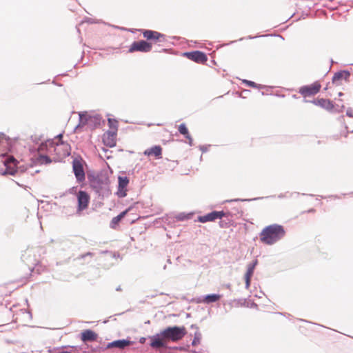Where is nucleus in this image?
Masks as SVG:
<instances>
[{"label": "nucleus", "mask_w": 353, "mask_h": 353, "mask_svg": "<svg viewBox=\"0 0 353 353\" xmlns=\"http://www.w3.org/2000/svg\"><path fill=\"white\" fill-rule=\"evenodd\" d=\"M186 334V329L183 326L168 327L159 334L150 337V346L154 349L165 347L168 341H178L182 339Z\"/></svg>", "instance_id": "obj_1"}, {"label": "nucleus", "mask_w": 353, "mask_h": 353, "mask_svg": "<svg viewBox=\"0 0 353 353\" xmlns=\"http://www.w3.org/2000/svg\"><path fill=\"white\" fill-rule=\"evenodd\" d=\"M285 235L284 228L279 224L265 227L260 233V241L266 245H272Z\"/></svg>", "instance_id": "obj_2"}, {"label": "nucleus", "mask_w": 353, "mask_h": 353, "mask_svg": "<svg viewBox=\"0 0 353 353\" xmlns=\"http://www.w3.org/2000/svg\"><path fill=\"white\" fill-rule=\"evenodd\" d=\"M72 169L77 181L78 182L83 181L85 179V176L81 159H74L73 160Z\"/></svg>", "instance_id": "obj_3"}, {"label": "nucleus", "mask_w": 353, "mask_h": 353, "mask_svg": "<svg viewBox=\"0 0 353 353\" xmlns=\"http://www.w3.org/2000/svg\"><path fill=\"white\" fill-rule=\"evenodd\" d=\"M152 50V45L144 41L141 40L139 41H134L130 46L129 49L130 52H133L135 51H139L143 52H148Z\"/></svg>", "instance_id": "obj_4"}, {"label": "nucleus", "mask_w": 353, "mask_h": 353, "mask_svg": "<svg viewBox=\"0 0 353 353\" xmlns=\"http://www.w3.org/2000/svg\"><path fill=\"white\" fill-rule=\"evenodd\" d=\"M321 85L318 83H314L310 85H304L300 88L299 93L303 97H310L316 94L320 90Z\"/></svg>", "instance_id": "obj_5"}, {"label": "nucleus", "mask_w": 353, "mask_h": 353, "mask_svg": "<svg viewBox=\"0 0 353 353\" xmlns=\"http://www.w3.org/2000/svg\"><path fill=\"white\" fill-rule=\"evenodd\" d=\"M225 213L223 211H213L204 216L199 217V221L201 223H206L208 221H213L218 219H221L225 216Z\"/></svg>", "instance_id": "obj_6"}, {"label": "nucleus", "mask_w": 353, "mask_h": 353, "mask_svg": "<svg viewBox=\"0 0 353 353\" xmlns=\"http://www.w3.org/2000/svg\"><path fill=\"white\" fill-rule=\"evenodd\" d=\"M78 199V212H81L88 208L90 196L84 191H79L77 194Z\"/></svg>", "instance_id": "obj_7"}, {"label": "nucleus", "mask_w": 353, "mask_h": 353, "mask_svg": "<svg viewBox=\"0 0 353 353\" xmlns=\"http://www.w3.org/2000/svg\"><path fill=\"white\" fill-rule=\"evenodd\" d=\"M143 37L148 40H152L154 41H165V35L158 32L157 31L150 30H145L143 32Z\"/></svg>", "instance_id": "obj_8"}, {"label": "nucleus", "mask_w": 353, "mask_h": 353, "mask_svg": "<svg viewBox=\"0 0 353 353\" xmlns=\"http://www.w3.org/2000/svg\"><path fill=\"white\" fill-rule=\"evenodd\" d=\"M18 161L13 157H9L4 161L6 172L10 175H14L17 171Z\"/></svg>", "instance_id": "obj_9"}, {"label": "nucleus", "mask_w": 353, "mask_h": 353, "mask_svg": "<svg viewBox=\"0 0 353 353\" xmlns=\"http://www.w3.org/2000/svg\"><path fill=\"white\" fill-rule=\"evenodd\" d=\"M186 57L196 63H203L207 61L206 55L200 51L185 53Z\"/></svg>", "instance_id": "obj_10"}, {"label": "nucleus", "mask_w": 353, "mask_h": 353, "mask_svg": "<svg viewBox=\"0 0 353 353\" xmlns=\"http://www.w3.org/2000/svg\"><path fill=\"white\" fill-rule=\"evenodd\" d=\"M119 190L117 194L119 197H124L126 195V187L129 183L127 176H119Z\"/></svg>", "instance_id": "obj_11"}, {"label": "nucleus", "mask_w": 353, "mask_h": 353, "mask_svg": "<svg viewBox=\"0 0 353 353\" xmlns=\"http://www.w3.org/2000/svg\"><path fill=\"white\" fill-rule=\"evenodd\" d=\"M311 103L315 104L316 105H319L327 110H332L334 108V105L332 101L328 99H314L310 101Z\"/></svg>", "instance_id": "obj_12"}, {"label": "nucleus", "mask_w": 353, "mask_h": 353, "mask_svg": "<svg viewBox=\"0 0 353 353\" xmlns=\"http://www.w3.org/2000/svg\"><path fill=\"white\" fill-rule=\"evenodd\" d=\"M162 148L159 145H154L144 151V154L147 156L154 155L157 159L161 158Z\"/></svg>", "instance_id": "obj_13"}, {"label": "nucleus", "mask_w": 353, "mask_h": 353, "mask_svg": "<svg viewBox=\"0 0 353 353\" xmlns=\"http://www.w3.org/2000/svg\"><path fill=\"white\" fill-rule=\"evenodd\" d=\"M117 135L115 132H108L106 134L104 135L103 141L105 145L112 148L116 145V142L114 138Z\"/></svg>", "instance_id": "obj_14"}, {"label": "nucleus", "mask_w": 353, "mask_h": 353, "mask_svg": "<svg viewBox=\"0 0 353 353\" xmlns=\"http://www.w3.org/2000/svg\"><path fill=\"white\" fill-rule=\"evenodd\" d=\"M132 342L129 340L121 339L112 341L108 345V347H117L119 349H124L125 347L129 346Z\"/></svg>", "instance_id": "obj_15"}, {"label": "nucleus", "mask_w": 353, "mask_h": 353, "mask_svg": "<svg viewBox=\"0 0 353 353\" xmlns=\"http://www.w3.org/2000/svg\"><path fill=\"white\" fill-rule=\"evenodd\" d=\"M350 77V72L346 70L340 71L334 74V75L332 77V82L334 83H336L339 81L341 79H345L346 81H347Z\"/></svg>", "instance_id": "obj_16"}, {"label": "nucleus", "mask_w": 353, "mask_h": 353, "mask_svg": "<svg viewBox=\"0 0 353 353\" xmlns=\"http://www.w3.org/2000/svg\"><path fill=\"white\" fill-rule=\"evenodd\" d=\"M97 337V334L90 330H87L81 334V340L83 341H94Z\"/></svg>", "instance_id": "obj_17"}, {"label": "nucleus", "mask_w": 353, "mask_h": 353, "mask_svg": "<svg viewBox=\"0 0 353 353\" xmlns=\"http://www.w3.org/2000/svg\"><path fill=\"white\" fill-rule=\"evenodd\" d=\"M92 117L89 115L87 112H80L79 113V123L77 125L83 126L89 123L90 121H92Z\"/></svg>", "instance_id": "obj_18"}, {"label": "nucleus", "mask_w": 353, "mask_h": 353, "mask_svg": "<svg viewBox=\"0 0 353 353\" xmlns=\"http://www.w3.org/2000/svg\"><path fill=\"white\" fill-rule=\"evenodd\" d=\"M127 213V211H123L121 213H120L117 216L114 217L111 222H110V228H116V227L118 225L119 223L123 219V217L125 216Z\"/></svg>", "instance_id": "obj_19"}, {"label": "nucleus", "mask_w": 353, "mask_h": 353, "mask_svg": "<svg viewBox=\"0 0 353 353\" xmlns=\"http://www.w3.org/2000/svg\"><path fill=\"white\" fill-rule=\"evenodd\" d=\"M221 298V295L219 294H208L206 295L203 301L205 303H214L217 301H219Z\"/></svg>", "instance_id": "obj_20"}, {"label": "nucleus", "mask_w": 353, "mask_h": 353, "mask_svg": "<svg viewBox=\"0 0 353 353\" xmlns=\"http://www.w3.org/2000/svg\"><path fill=\"white\" fill-rule=\"evenodd\" d=\"M257 263H258V261L256 259L254 260L253 262L249 263L248 265L247 271H246V273L245 275L248 276H252L255 267L257 265Z\"/></svg>", "instance_id": "obj_21"}, {"label": "nucleus", "mask_w": 353, "mask_h": 353, "mask_svg": "<svg viewBox=\"0 0 353 353\" xmlns=\"http://www.w3.org/2000/svg\"><path fill=\"white\" fill-rule=\"evenodd\" d=\"M179 132L185 136V138H189V132L186 125L184 123H181L179 126Z\"/></svg>", "instance_id": "obj_22"}, {"label": "nucleus", "mask_w": 353, "mask_h": 353, "mask_svg": "<svg viewBox=\"0 0 353 353\" xmlns=\"http://www.w3.org/2000/svg\"><path fill=\"white\" fill-rule=\"evenodd\" d=\"M108 123L110 128L112 130V132H115L117 133L118 128L117 121L114 119H108Z\"/></svg>", "instance_id": "obj_23"}, {"label": "nucleus", "mask_w": 353, "mask_h": 353, "mask_svg": "<svg viewBox=\"0 0 353 353\" xmlns=\"http://www.w3.org/2000/svg\"><path fill=\"white\" fill-rule=\"evenodd\" d=\"M201 339V333L199 332H195L194 339H193V341L192 342V345L193 346H196L198 344H199Z\"/></svg>", "instance_id": "obj_24"}, {"label": "nucleus", "mask_w": 353, "mask_h": 353, "mask_svg": "<svg viewBox=\"0 0 353 353\" xmlns=\"http://www.w3.org/2000/svg\"><path fill=\"white\" fill-rule=\"evenodd\" d=\"M243 83L250 87H252V88H261V85H258L256 84L255 82L254 81H249V80H246V79H243Z\"/></svg>", "instance_id": "obj_25"}, {"label": "nucleus", "mask_w": 353, "mask_h": 353, "mask_svg": "<svg viewBox=\"0 0 353 353\" xmlns=\"http://www.w3.org/2000/svg\"><path fill=\"white\" fill-rule=\"evenodd\" d=\"M39 161L41 163L48 164V163H51V159L49 157H48L46 155L41 154L39 156Z\"/></svg>", "instance_id": "obj_26"}, {"label": "nucleus", "mask_w": 353, "mask_h": 353, "mask_svg": "<svg viewBox=\"0 0 353 353\" xmlns=\"http://www.w3.org/2000/svg\"><path fill=\"white\" fill-rule=\"evenodd\" d=\"M48 147V143L46 142V143H42L41 144H40V145L39 146L38 148V151L39 152H43L46 150V149Z\"/></svg>", "instance_id": "obj_27"}, {"label": "nucleus", "mask_w": 353, "mask_h": 353, "mask_svg": "<svg viewBox=\"0 0 353 353\" xmlns=\"http://www.w3.org/2000/svg\"><path fill=\"white\" fill-rule=\"evenodd\" d=\"M252 276H248L245 275V288L249 289L250 286V281Z\"/></svg>", "instance_id": "obj_28"}, {"label": "nucleus", "mask_w": 353, "mask_h": 353, "mask_svg": "<svg viewBox=\"0 0 353 353\" xmlns=\"http://www.w3.org/2000/svg\"><path fill=\"white\" fill-rule=\"evenodd\" d=\"M346 115L349 117L353 118V109L352 108H348L346 110Z\"/></svg>", "instance_id": "obj_29"}, {"label": "nucleus", "mask_w": 353, "mask_h": 353, "mask_svg": "<svg viewBox=\"0 0 353 353\" xmlns=\"http://www.w3.org/2000/svg\"><path fill=\"white\" fill-rule=\"evenodd\" d=\"M200 150L203 152H205L208 151V146H205V145H201L200 146Z\"/></svg>", "instance_id": "obj_30"}, {"label": "nucleus", "mask_w": 353, "mask_h": 353, "mask_svg": "<svg viewBox=\"0 0 353 353\" xmlns=\"http://www.w3.org/2000/svg\"><path fill=\"white\" fill-rule=\"evenodd\" d=\"M3 139H5V140H6V141H7V137H6V136L4 134L1 133V134H0V142H1Z\"/></svg>", "instance_id": "obj_31"}, {"label": "nucleus", "mask_w": 353, "mask_h": 353, "mask_svg": "<svg viewBox=\"0 0 353 353\" xmlns=\"http://www.w3.org/2000/svg\"><path fill=\"white\" fill-rule=\"evenodd\" d=\"M187 139H188V143L190 145H192V139L191 137V136L189 134V138H186Z\"/></svg>", "instance_id": "obj_32"}, {"label": "nucleus", "mask_w": 353, "mask_h": 353, "mask_svg": "<svg viewBox=\"0 0 353 353\" xmlns=\"http://www.w3.org/2000/svg\"><path fill=\"white\" fill-rule=\"evenodd\" d=\"M86 256H93V254L92 252H88L85 254L82 255L81 257L84 258Z\"/></svg>", "instance_id": "obj_33"}, {"label": "nucleus", "mask_w": 353, "mask_h": 353, "mask_svg": "<svg viewBox=\"0 0 353 353\" xmlns=\"http://www.w3.org/2000/svg\"><path fill=\"white\" fill-rule=\"evenodd\" d=\"M343 94H343V92H339V94H338V95H339V97H342V96H343Z\"/></svg>", "instance_id": "obj_34"}, {"label": "nucleus", "mask_w": 353, "mask_h": 353, "mask_svg": "<svg viewBox=\"0 0 353 353\" xmlns=\"http://www.w3.org/2000/svg\"><path fill=\"white\" fill-rule=\"evenodd\" d=\"M179 219H180V220H183V216H182L181 215H180V216H179Z\"/></svg>", "instance_id": "obj_35"}, {"label": "nucleus", "mask_w": 353, "mask_h": 353, "mask_svg": "<svg viewBox=\"0 0 353 353\" xmlns=\"http://www.w3.org/2000/svg\"><path fill=\"white\" fill-rule=\"evenodd\" d=\"M256 199H258V198H254V199H252V200H256ZM247 201H252V199H248Z\"/></svg>", "instance_id": "obj_36"}, {"label": "nucleus", "mask_w": 353, "mask_h": 353, "mask_svg": "<svg viewBox=\"0 0 353 353\" xmlns=\"http://www.w3.org/2000/svg\"><path fill=\"white\" fill-rule=\"evenodd\" d=\"M240 201V199H234V200H231L230 201Z\"/></svg>", "instance_id": "obj_37"}, {"label": "nucleus", "mask_w": 353, "mask_h": 353, "mask_svg": "<svg viewBox=\"0 0 353 353\" xmlns=\"http://www.w3.org/2000/svg\"><path fill=\"white\" fill-rule=\"evenodd\" d=\"M116 290H117V291H120V290H121V288H120V287H118Z\"/></svg>", "instance_id": "obj_38"}, {"label": "nucleus", "mask_w": 353, "mask_h": 353, "mask_svg": "<svg viewBox=\"0 0 353 353\" xmlns=\"http://www.w3.org/2000/svg\"><path fill=\"white\" fill-rule=\"evenodd\" d=\"M88 21L90 23H94L91 19H89Z\"/></svg>", "instance_id": "obj_39"}, {"label": "nucleus", "mask_w": 353, "mask_h": 353, "mask_svg": "<svg viewBox=\"0 0 353 353\" xmlns=\"http://www.w3.org/2000/svg\"><path fill=\"white\" fill-rule=\"evenodd\" d=\"M350 132H353V128H352Z\"/></svg>", "instance_id": "obj_40"}, {"label": "nucleus", "mask_w": 353, "mask_h": 353, "mask_svg": "<svg viewBox=\"0 0 353 353\" xmlns=\"http://www.w3.org/2000/svg\"><path fill=\"white\" fill-rule=\"evenodd\" d=\"M62 137V134L59 135V138H61Z\"/></svg>", "instance_id": "obj_41"}]
</instances>
